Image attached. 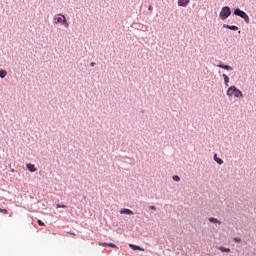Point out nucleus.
I'll use <instances>...</instances> for the list:
<instances>
[{"instance_id": "7", "label": "nucleus", "mask_w": 256, "mask_h": 256, "mask_svg": "<svg viewBox=\"0 0 256 256\" xmlns=\"http://www.w3.org/2000/svg\"><path fill=\"white\" fill-rule=\"evenodd\" d=\"M120 215H135V212L129 208H122L119 211Z\"/></svg>"}, {"instance_id": "20", "label": "nucleus", "mask_w": 256, "mask_h": 256, "mask_svg": "<svg viewBox=\"0 0 256 256\" xmlns=\"http://www.w3.org/2000/svg\"><path fill=\"white\" fill-rule=\"evenodd\" d=\"M0 213H4V215H7L9 211L5 208H0Z\"/></svg>"}, {"instance_id": "23", "label": "nucleus", "mask_w": 256, "mask_h": 256, "mask_svg": "<svg viewBox=\"0 0 256 256\" xmlns=\"http://www.w3.org/2000/svg\"><path fill=\"white\" fill-rule=\"evenodd\" d=\"M96 65H97V63H95V62L90 63V67H95Z\"/></svg>"}, {"instance_id": "1", "label": "nucleus", "mask_w": 256, "mask_h": 256, "mask_svg": "<svg viewBox=\"0 0 256 256\" xmlns=\"http://www.w3.org/2000/svg\"><path fill=\"white\" fill-rule=\"evenodd\" d=\"M226 95L228 97H233L234 95L237 99H239L240 97H243V92L237 88V86L232 85L227 89Z\"/></svg>"}, {"instance_id": "2", "label": "nucleus", "mask_w": 256, "mask_h": 256, "mask_svg": "<svg viewBox=\"0 0 256 256\" xmlns=\"http://www.w3.org/2000/svg\"><path fill=\"white\" fill-rule=\"evenodd\" d=\"M233 14L236 15V17H240L245 21V23H250L249 14L247 12L241 10V8L237 7L234 9Z\"/></svg>"}, {"instance_id": "21", "label": "nucleus", "mask_w": 256, "mask_h": 256, "mask_svg": "<svg viewBox=\"0 0 256 256\" xmlns=\"http://www.w3.org/2000/svg\"><path fill=\"white\" fill-rule=\"evenodd\" d=\"M233 241H234L235 243H241V237H234V238H233Z\"/></svg>"}, {"instance_id": "4", "label": "nucleus", "mask_w": 256, "mask_h": 256, "mask_svg": "<svg viewBox=\"0 0 256 256\" xmlns=\"http://www.w3.org/2000/svg\"><path fill=\"white\" fill-rule=\"evenodd\" d=\"M54 23H61L64 27L69 28V22H67V18L63 14H58L54 17Z\"/></svg>"}, {"instance_id": "15", "label": "nucleus", "mask_w": 256, "mask_h": 256, "mask_svg": "<svg viewBox=\"0 0 256 256\" xmlns=\"http://www.w3.org/2000/svg\"><path fill=\"white\" fill-rule=\"evenodd\" d=\"M7 77V70L0 68V78L5 79Z\"/></svg>"}, {"instance_id": "6", "label": "nucleus", "mask_w": 256, "mask_h": 256, "mask_svg": "<svg viewBox=\"0 0 256 256\" xmlns=\"http://www.w3.org/2000/svg\"><path fill=\"white\" fill-rule=\"evenodd\" d=\"M216 67H219V69H224L225 71H233V67L219 61Z\"/></svg>"}, {"instance_id": "16", "label": "nucleus", "mask_w": 256, "mask_h": 256, "mask_svg": "<svg viewBox=\"0 0 256 256\" xmlns=\"http://www.w3.org/2000/svg\"><path fill=\"white\" fill-rule=\"evenodd\" d=\"M222 77L224 79L225 87H229V76H227V74H223Z\"/></svg>"}, {"instance_id": "10", "label": "nucleus", "mask_w": 256, "mask_h": 256, "mask_svg": "<svg viewBox=\"0 0 256 256\" xmlns=\"http://www.w3.org/2000/svg\"><path fill=\"white\" fill-rule=\"evenodd\" d=\"M26 167L30 173H35V171H37V167H35V164L33 163H27Z\"/></svg>"}, {"instance_id": "9", "label": "nucleus", "mask_w": 256, "mask_h": 256, "mask_svg": "<svg viewBox=\"0 0 256 256\" xmlns=\"http://www.w3.org/2000/svg\"><path fill=\"white\" fill-rule=\"evenodd\" d=\"M129 248L132 249V251H145V248L137 244H129Z\"/></svg>"}, {"instance_id": "8", "label": "nucleus", "mask_w": 256, "mask_h": 256, "mask_svg": "<svg viewBox=\"0 0 256 256\" xmlns=\"http://www.w3.org/2000/svg\"><path fill=\"white\" fill-rule=\"evenodd\" d=\"M223 29H229L230 31H239V27L237 25L223 24Z\"/></svg>"}, {"instance_id": "24", "label": "nucleus", "mask_w": 256, "mask_h": 256, "mask_svg": "<svg viewBox=\"0 0 256 256\" xmlns=\"http://www.w3.org/2000/svg\"><path fill=\"white\" fill-rule=\"evenodd\" d=\"M153 9V6L152 5H149L148 6V11H151Z\"/></svg>"}, {"instance_id": "5", "label": "nucleus", "mask_w": 256, "mask_h": 256, "mask_svg": "<svg viewBox=\"0 0 256 256\" xmlns=\"http://www.w3.org/2000/svg\"><path fill=\"white\" fill-rule=\"evenodd\" d=\"M100 247H111V249H119V246L113 242H99Z\"/></svg>"}, {"instance_id": "12", "label": "nucleus", "mask_w": 256, "mask_h": 256, "mask_svg": "<svg viewBox=\"0 0 256 256\" xmlns=\"http://www.w3.org/2000/svg\"><path fill=\"white\" fill-rule=\"evenodd\" d=\"M208 221H209L210 223H214L215 225H221V220H219V219H217V218H215V217H209V218H208Z\"/></svg>"}, {"instance_id": "11", "label": "nucleus", "mask_w": 256, "mask_h": 256, "mask_svg": "<svg viewBox=\"0 0 256 256\" xmlns=\"http://www.w3.org/2000/svg\"><path fill=\"white\" fill-rule=\"evenodd\" d=\"M191 0H178V7H187Z\"/></svg>"}, {"instance_id": "14", "label": "nucleus", "mask_w": 256, "mask_h": 256, "mask_svg": "<svg viewBox=\"0 0 256 256\" xmlns=\"http://www.w3.org/2000/svg\"><path fill=\"white\" fill-rule=\"evenodd\" d=\"M219 251H221V253H231V248H227L225 246H220Z\"/></svg>"}, {"instance_id": "13", "label": "nucleus", "mask_w": 256, "mask_h": 256, "mask_svg": "<svg viewBox=\"0 0 256 256\" xmlns=\"http://www.w3.org/2000/svg\"><path fill=\"white\" fill-rule=\"evenodd\" d=\"M213 159L218 165H223L224 163L223 159L217 156V153L214 154Z\"/></svg>"}, {"instance_id": "3", "label": "nucleus", "mask_w": 256, "mask_h": 256, "mask_svg": "<svg viewBox=\"0 0 256 256\" xmlns=\"http://www.w3.org/2000/svg\"><path fill=\"white\" fill-rule=\"evenodd\" d=\"M229 17H231V7L229 6L222 7L219 13V19H221V21H225L226 19H229Z\"/></svg>"}, {"instance_id": "22", "label": "nucleus", "mask_w": 256, "mask_h": 256, "mask_svg": "<svg viewBox=\"0 0 256 256\" xmlns=\"http://www.w3.org/2000/svg\"><path fill=\"white\" fill-rule=\"evenodd\" d=\"M150 211H157V207L154 205L149 206Z\"/></svg>"}, {"instance_id": "17", "label": "nucleus", "mask_w": 256, "mask_h": 256, "mask_svg": "<svg viewBox=\"0 0 256 256\" xmlns=\"http://www.w3.org/2000/svg\"><path fill=\"white\" fill-rule=\"evenodd\" d=\"M172 179L173 181H176V183H179V181H181V177H179V175H173Z\"/></svg>"}, {"instance_id": "19", "label": "nucleus", "mask_w": 256, "mask_h": 256, "mask_svg": "<svg viewBox=\"0 0 256 256\" xmlns=\"http://www.w3.org/2000/svg\"><path fill=\"white\" fill-rule=\"evenodd\" d=\"M37 223H38L39 227H45V222L42 221L41 219H38Z\"/></svg>"}, {"instance_id": "18", "label": "nucleus", "mask_w": 256, "mask_h": 256, "mask_svg": "<svg viewBox=\"0 0 256 256\" xmlns=\"http://www.w3.org/2000/svg\"><path fill=\"white\" fill-rule=\"evenodd\" d=\"M56 209H67V205H65V204H56Z\"/></svg>"}]
</instances>
